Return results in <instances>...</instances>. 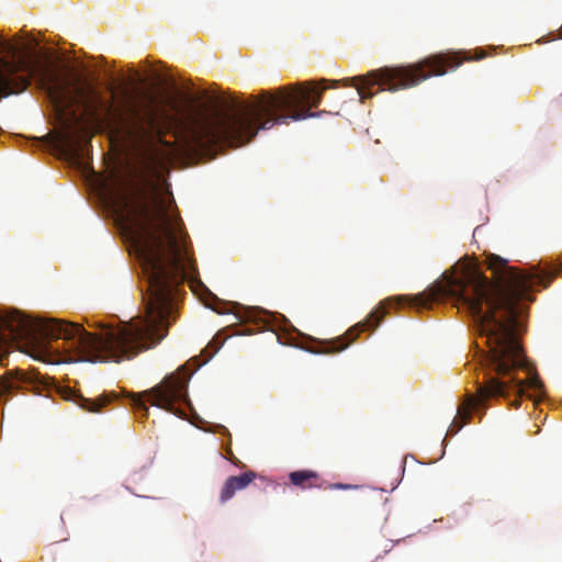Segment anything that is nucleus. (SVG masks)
Instances as JSON below:
<instances>
[{
    "label": "nucleus",
    "mask_w": 562,
    "mask_h": 562,
    "mask_svg": "<svg viewBox=\"0 0 562 562\" xmlns=\"http://www.w3.org/2000/svg\"><path fill=\"white\" fill-rule=\"evenodd\" d=\"M147 278L145 315L121 325L103 326L100 334L80 324L45 319L32 324L19 313H0V355L18 340H30L33 357L48 362H120L158 345L176 321L183 283L196 274V265L171 193L156 187L112 198Z\"/></svg>",
    "instance_id": "1"
},
{
    "label": "nucleus",
    "mask_w": 562,
    "mask_h": 562,
    "mask_svg": "<svg viewBox=\"0 0 562 562\" xmlns=\"http://www.w3.org/2000/svg\"><path fill=\"white\" fill-rule=\"evenodd\" d=\"M487 266L496 282H492L473 263H462L460 271L443 273L441 280L424 292L387 299L383 304L428 308L435 302L449 299L472 317L481 340H476L475 356L483 370L480 398L471 403L472 407L510 392L518 395L528 393V397L540 400L544 396L543 384L528 364L516 334L522 327L527 308L525 302L531 301L533 286H546L562 267H531L529 271L521 272L497 255L488 257Z\"/></svg>",
    "instance_id": "2"
},
{
    "label": "nucleus",
    "mask_w": 562,
    "mask_h": 562,
    "mask_svg": "<svg viewBox=\"0 0 562 562\" xmlns=\"http://www.w3.org/2000/svg\"><path fill=\"white\" fill-rule=\"evenodd\" d=\"M1 46L10 58L0 57V98L25 91L35 78L56 111L64 112L75 105L82 108L100 127L113 133L124 132L135 146L147 150L153 164L159 167L175 158V146L162 137L160 119L169 101L160 93L142 91L134 95L124 91L113 104L80 76L60 72L50 64H37L13 44Z\"/></svg>",
    "instance_id": "3"
},
{
    "label": "nucleus",
    "mask_w": 562,
    "mask_h": 562,
    "mask_svg": "<svg viewBox=\"0 0 562 562\" xmlns=\"http://www.w3.org/2000/svg\"><path fill=\"white\" fill-rule=\"evenodd\" d=\"M323 79L318 83L304 82L285 87L277 94L263 91L261 95L245 103L236 112L223 109L199 110L186 125L188 146L194 150H210L218 144L233 145L251 140L259 130H269L276 124L314 117L312 108L321 103L323 92L329 88Z\"/></svg>",
    "instance_id": "4"
},
{
    "label": "nucleus",
    "mask_w": 562,
    "mask_h": 562,
    "mask_svg": "<svg viewBox=\"0 0 562 562\" xmlns=\"http://www.w3.org/2000/svg\"><path fill=\"white\" fill-rule=\"evenodd\" d=\"M462 59L454 54H438L424 60L397 67H384L370 72L368 76H353V90L360 100L371 98L381 87L391 92L418 85L430 76H441L445 68L457 69Z\"/></svg>",
    "instance_id": "5"
},
{
    "label": "nucleus",
    "mask_w": 562,
    "mask_h": 562,
    "mask_svg": "<svg viewBox=\"0 0 562 562\" xmlns=\"http://www.w3.org/2000/svg\"><path fill=\"white\" fill-rule=\"evenodd\" d=\"M190 378L191 373L182 366L176 372L166 375L154 387L142 393H133L131 401L138 418L143 419L148 416L146 401L153 406L184 418L186 411L182 406L189 405L188 383Z\"/></svg>",
    "instance_id": "6"
},
{
    "label": "nucleus",
    "mask_w": 562,
    "mask_h": 562,
    "mask_svg": "<svg viewBox=\"0 0 562 562\" xmlns=\"http://www.w3.org/2000/svg\"><path fill=\"white\" fill-rule=\"evenodd\" d=\"M37 382L38 376L35 373L25 372L23 370L5 371V373L0 376V400L24 385L33 386Z\"/></svg>",
    "instance_id": "7"
},
{
    "label": "nucleus",
    "mask_w": 562,
    "mask_h": 562,
    "mask_svg": "<svg viewBox=\"0 0 562 562\" xmlns=\"http://www.w3.org/2000/svg\"><path fill=\"white\" fill-rule=\"evenodd\" d=\"M256 476L257 474L254 471H247L239 475L227 477L220 492V503L225 504L232 499L237 492L245 490Z\"/></svg>",
    "instance_id": "8"
},
{
    "label": "nucleus",
    "mask_w": 562,
    "mask_h": 562,
    "mask_svg": "<svg viewBox=\"0 0 562 562\" xmlns=\"http://www.w3.org/2000/svg\"><path fill=\"white\" fill-rule=\"evenodd\" d=\"M350 335L351 327L348 328L342 336L321 341L319 348L316 350V352L335 355L347 349L351 342Z\"/></svg>",
    "instance_id": "9"
},
{
    "label": "nucleus",
    "mask_w": 562,
    "mask_h": 562,
    "mask_svg": "<svg viewBox=\"0 0 562 562\" xmlns=\"http://www.w3.org/2000/svg\"><path fill=\"white\" fill-rule=\"evenodd\" d=\"M289 479L293 485L302 488L321 487L318 484V474L314 471H294L290 473Z\"/></svg>",
    "instance_id": "10"
},
{
    "label": "nucleus",
    "mask_w": 562,
    "mask_h": 562,
    "mask_svg": "<svg viewBox=\"0 0 562 562\" xmlns=\"http://www.w3.org/2000/svg\"><path fill=\"white\" fill-rule=\"evenodd\" d=\"M383 316V306L372 311L366 319L359 322L358 324H353V336L357 333L375 329L379 326L380 322L382 321ZM355 339L356 338L353 337V340Z\"/></svg>",
    "instance_id": "11"
},
{
    "label": "nucleus",
    "mask_w": 562,
    "mask_h": 562,
    "mask_svg": "<svg viewBox=\"0 0 562 562\" xmlns=\"http://www.w3.org/2000/svg\"><path fill=\"white\" fill-rule=\"evenodd\" d=\"M111 402V397L109 395L99 396L97 398H86L80 397L79 405L87 412L90 413H99L102 407H104L108 403Z\"/></svg>",
    "instance_id": "12"
},
{
    "label": "nucleus",
    "mask_w": 562,
    "mask_h": 562,
    "mask_svg": "<svg viewBox=\"0 0 562 562\" xmlns=\"http://www.w3.org/2000/svg\"><path fill=\"white\" fill-rule=\"evenodd\" d=\"M484 57V52L481 48L475 49V55H470V52L467 53L464 59H482Z\"/></svg>",
    "instance_id": "13"
},
{
    "label": "nucleus",
    "mask_w": 562,
    "mask_h": 562,
    "mask_svg": "<svg viewBox=\"0 0 562 562\" xmlns=\"http://www.w3.org/2000/svg\"><path fill=\"white\" fill-rule=\"evenodd\" d=\"M470 414L469 409L465 406H462L458 409V417L464 418Z\"/></svg>",
    "instance_id": "14"
},
{
    "label": "nucleus",
    "mask_w": 562,
    "mask_h": 562,
    "mask_svg": "<svg viewBox=\"0 0 562 562\" xmlns=\"http://www.w3.org/2000/svg\"><path fill=\"white\" fill-rule=\"evenodd\" d=\"M456 423H457V422H456V420H453V423L451 424V426H450V427H449V429L447 430V435L456 434V432H457V431L462 427V425H461V426H459V427H458V429H456V430H454V429H453V426H454V424H456Z\"/></svg>",
    "instance_id": "15"
},
{
    "label": "nucleus",
    "mask_w": 562,
    "mask_h": 562,
    "mask_svg": "<svg viewBox=\"0 0 562 562\" xmlns=\"http://www.w3.org/2000/svg\"><path fill=\"white\" fill-rule=\"evenodd\" d=\"M331 487L348 490V488H350V485L349 484H335V485H331Z\"/></svg>",
    "instance_id": "16"
},
{
    "label": "nucleus",
    "mask_w": 562,
    "mask_h": 562,
    "mask_svg": "<svg viewBox=\"0 0 562 562\" xmlns=\"http://www.w3.org/2000/svg\"><path fill=\"white\" fill-rule=\"evenodd\" d=\"M351 83L348 79L345 80V87H349Z\"/></svg>",
    "instance_id": "17"
},
{
    "label": "nucleus",
    "mask_w": 562,
    "mask_h": 562,
    "mask_svg": "<svg viewBox=\"0 0 562 562\" xmlns=\"http://www.w3.org/2000/svg\"><path fill=\"white\" fill-rule=\"evenodd\" d=\"M337 83H338V81H331V86H330V88H331V87H336V86H337Z\"/></svg>",
    "instance_id": "18"
}]
</instances>
